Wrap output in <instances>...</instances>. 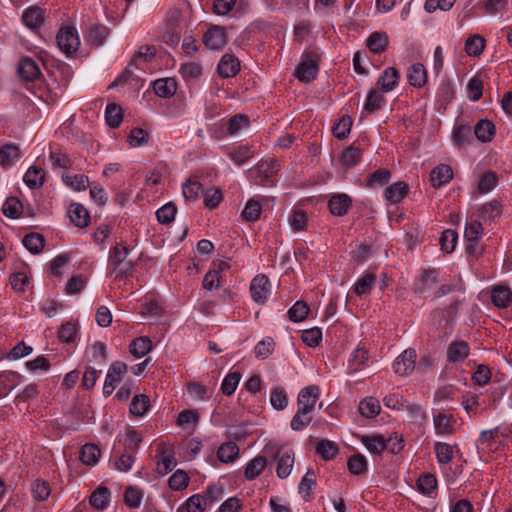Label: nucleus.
Returning <instances> with one entry per match:
<instances>
[{
    "mask_svg": "<svg viewBox=\"0 0 512 512\" xmlns=\"http://www.w3.org/2000/svg\"><path fill=\"white\" fill-rule=\"evenodd\" d=\"M279 170L280 164L277 160H263L251 169L249 178L255 185L272 187L274 186L272 178L279 172Z\"/></svg>",
    "mask_w": 512,
    "mask_h": 512,
    "instance_id": "obj_1",
    "label": "nucleus"
},
{
    "mask_svg": "<svg viewBox=\"0 0 512 512\" xmlns=\"http://www.w3.org/2000/svg\"><path fill=\"white\" fill-rule=\"evenodd\" d=\"M129 254V249L124 243H117L111 250L109 261L115 266L114 270L119 268L117 277L127 278L134 269V264L126 261Z\"/></svg>",
    "mask_w": 512,
    "mask_h": 512,
    "instance_id": "obj_2",
    "label": "nucleus"
},
{
    "mask_svg": "<svg viewBox=\"0 0 512 512\" xmlns=\"http://www.w3.org/2000/svg\"><path fill=\"white\" fill-rule=\"evenodd\" d=\"M58 47L66 54L75 53L79 46L80 40L78 33L74 27L66 26L59 30L56 36Z\"/></svg>",
    "mask_w": 512,
    "mask_h": 512,
    "instance_id": "obj_3",
    "label": "nucleus"
},
{
    "mask_svg": "<svg viewBox=\"0 0 512 512\" xmlns=\"http://www.w3.org/2000/svg\"><path fill=\"white\" fill-rule=\"evenodd\" d=\"M318 56L314 52H307L303 55L302 62L296 69V77L301 82L314 80L318 73Z\"/></svg>",
    "mask_w": 512,
    "mask_h": 512,
    "instance_id": "obj_4",
    "label": "nucleus"
},
{
    "mask_svg": "<svg viewBox=\"0 0 512 512\" xmlns=\"http://www.w3.org/2000/svg\"><path fill=\"white\" fill-rule=\"evenodd\" d=\"M227 40L226 28L219 25H212L203 35L204 45L211 50H221Z\"/></svg>",
    "mask_w": 512,
    "mask_h": 512,
    "instance_id": "obj_5",
    "label": "nucleus"
},
{
    "mask_svg": "<svg viewBox=\"0 0 512 512\" xmlns=\"http://www.w3.org/2000/svg\"><path fill=\"white\" fill-rule=\"evenodd\" d=\"M417 353L415 349L408 348L404 350L394 361V372L400 376L410 374L415 368Z\"/></svg>",
    "mask_w": 512,
    "mask_h": 512,
    "instance_id": "obj_6",
    "label": "nucleus"
},
{
    "mask_svg": "<svg viewBox=\"0 0 512 512\" xmlns=\"http://www.w3.org/2000/svg\"><path fill=\"white\" fill-rule=\"evenodd\" d=\"M270 291V281L264 274L256 275L250 283L252 299L258 304H264Z\"/></svg>",
    "mask_w": 512,
    "mask_h": 512,
    "instance_id": "obj_7",
    "label": "nucleus"
},
{
    "mask_svg": "<svg viewBox=\"0 0 512 512\" xmlns=\"http://www.w3.org/2000/svg\"><path fill=\"white\" fill-rule=\"evenodd\" d=\"M320 396V389L317 385H310L303 388L298 394V409L312 412Z\"/></svg>",
    "mask_w": 512,
    "mask_h": 512,
    "instance_id": "obj_8",
    "label": "nucleus"
},
{
    "mask_svg": "<svg viewBox=\"0 0 512 512\" xmlns=\"http://www.w3.org/2000/svg\"><path fill=\"white\" fill-rule=\"evenodd\" d=\"M17 71L26 81H34L41 74L38 64L30 57H24L19 61Z\"/></svg>",
    "mask_w": 512,
    "mask_h": 512,
    "instance_id": "obj_9",
    "label": "nucleus"
},
{
    "mask_svg": "<svg viewBox=\"0 0 512 512\" xmlns=\"http://www.w3.org/2000/svg\"><path fill=\"white\" fill-rule=\"evenodd\" d=\"M217 70L219 75L223 78L234 77L240 70V62L235 56L225 54L222 56Z\"/></svg>",
    "mask_w": 512,
    "mask_h": 512,
    "instance_id": "obj_10",
    "label": "nucleus"
},
{
    "mask_svg": "<svg viewBox=\"0 0 512 512\" xmlns=\"http://www.w3.org/2000/svg\"><path fill=\"white\" fill-rule=\"evenodd\" d=\"M352 204L351 198L347 194H335L329 202V210L334 216H344Z\"/></svg>",
    "mask_w": 512,
    "mask_h": 512,
    "instance_id": "obj_11",
    "label": "nucleus"
},
{
    "mask_svg": "<svg viewBox=\"0 0 512 512\" xmlns=\"http://www.w3.org/2000/svg\"><path fill=\"white\" fill-rule=\"evenodd\" d=\"M399 72L394 67H388L378 78L377 86L382 92L392 91L399 82Z\"/></svg>",
    "mask_w": 512,
    "mask_h": 512,
    "instance_id": "obj_12",
    "label": "nucleus"
},
{
    "mask_svg": "<svg viewBox=\"0 0 512 512\" xmlns=\"http://www.w3.org/2000/svg\"><path fill=\"white\" fill-rule=\"evenodd\" d=\"M453 177L452 168L449 165L441 164L435 167L430 174V181L433 187L439 188L448 183Z\"/></svg>",
    "mask_w": 512,
    "mask_h": 512,
    "instance_id": "obj_13",
    "label": "nucleus"
},
{
    "mask_svg": "<svg viewBox=\"0 0 512 512\" xmlns=\"http://www.w3.org/2000/svg\"><path fill=\"white\" fill-rule=\"evenodd\" d=\"M68 214L75 226L80 228L88 226L90 215L83 205L79 203H72L68 208Z\"/></svg>",
    "mask_w": 512,
    "mask_h": 512,
    "instance_id": "obj_14",
    "label": "nucleus"
},
{
    "mask_svg": "<svg viewBox=\"0 0 512 512\" xmlns=\"http://www.w3.org/2000/svg\"><path fill=\"white\" fill-rule=\"evenodd\" d=\"M361 441L371 453L381 454L389 447L390 440H386L383 435L374 434L363 436Z\"/></svg>",
    "mask_w": 512,
    "mask_h": 512,
    "instance_id": "obj_15",
    "label": "nucleus"
},
{
    "mask_svg": "<svg viewBox=\"0 0 512 512\" xmlns=\"http://www.w3.org/2000/svg\"><path fill=\"white\" fill-rule=\"evenodd\" d=\"M407 79L410 85L420 88L427 82V71L422 63L413 64L407 72Z\"/></svg>",
    "mask_w": 512,
    "mask_h": 512,
    "instance_id": "obj_16",
    "label": "nucleus"
},
{
    "mask_svg": "<svg viewBox=\"0 0 512 512\" xmlns=\"http://www.w3.org/2000/svg\"><path fill=\"white\" fill-rule=\"evenodd\" d=\"M109 28L103 24H94L92 25L87 34V42L91 45L99 47L104 44L106 38L109 35Z\"/></svg>",
    "mask_w": 512,
    "mask_h": 512,
    "instance_id": "obj_17",
    "label": "nucleus"
},
{
    "mask_svg": "<svg viewBox=\"0 0 512 512\" xmlns=\"http://www.w3.org/2000/svg\"><path fill=\"white\" fill-rule=\"evenodd\" d=\"M154 92L161 98L173 96L177 90V83L173 78L157 79L153 84Z\"/></svg>",
    "mask_w": 512,
    "mask_h": 512,
    "instance_id": "obj_18",
    "label": "nucleus"
},
{
    "mask_svg": "<svg viewBox=\"0 0 512 512\" xmlns=\"http://www.w3.org/2000/svg\"><path fill=\"white\" fill-rule=\"evenodd\" d=\"M294 452L292 450L283 452L277 460L276 473L281 479L287 478L294 465Z\"/></svg>",
    "mask_w": 512,
    "mask_h": 512,
    "instance_id": "obj_19",
    "label": "nucleus"
},
{
    "mask_svg": "<svg viewBox=\"0 0 512 512\" xmlns=\"http://www.w3.org/2000/svg\"><path fill=\"white\" fill-rule=\"evenodd\" d=\"M492 302L499 308H506L512 302V291L507 286L498 285L492 290Z\"/></svg>",
    "mask_w": 512,
    "mask_h": 512,
    "instance_id": "obj_20",
    "label": "nucleus"
},
{
    "mask_svg": "<svg viewBox=\"0 0 512 512\" xmlns=\"http://www.w3.org/2000/svg\"><path fill=\"white\" fill-rule=\"evenodd\" d=\"M469 355V346L465 341L452 342L447 350V359L449 362H459Z\"/></svg>",
    "mask_w": 512,
    "mask_h": 512,
    "instance_id": "obj_21",
    "label": "nucleus"
},
{
    "mask_svg": "<svg viewBox=\"0 0 512 512\" xmlns=\"http://www.w3.org/2000/svg\"><path fill=\"white\" fill-rule=\"evenodd\" d=\"M435 432L439 435H450L454 432L452 415L439 413L433 419Z\"/></svg>",
    "mask_w": 512,
    "mask_h": 512,
    "instance_id": "obj_22",
    "label": "nucleus"
},
{
    "mask_svg": "<svg viewBox=\"0 0 512 512\" xmlns=\"http://www.w3.org/2000/svg\"><path fill=\"white\" fill-rule=\"evenodd\" d=\"M22 19L26 26L37 29L44 22V10L39 7H30L23 13Z\"/></svg>",
    "mask_w": 512,
    "mask_h": 512,
    "instance_id": "obj_23",
    "label": "nucleus"
},
{
    "mask_svg": "<svg viewBox=\"0 0 512 512\" xmlns=\"http://www.w3.org/2000/svg\"><path fill=\"white\" fill-rule=\"evenodd\" d=\"M474 134L481 142H490L495 134V125L488 119H482L476 124Z\"/></svg>",
    "mask_w": 512,
    "mask_h": 512,
    "instance_id": "obj_24",
    "label": "nucleus"
},
{
    "mask_svg": "<svg viewBox=\"0 0 512 512\" xmlns=\"http://www.w3.org/2000/svg\"><path fill=\"white\" fill-rule=\"evenodd\" d=\"M266 465H267L266 457H264L262 455L256 456L255 458H253L251 461L248 462V464L245 468V471H244L245 478L247 480H253V479L257 478L262 473V471L264 470Z\"/></svg>",
    "mask_w": 512,
    "mask_h": 512,
    "instance_id": "obj_25",
    "label": "nucleus"
},
{
    "mask_svg": "<svg viewBox=\"0 0 512 512\" xmlns=\"http://www.w3.org/2000/svg\"><path fill=\"white\" fill-rule=\"evenodd\" d=\"M23 180L30 189L39 188L45 181V172L40 167L32 166L25 173Z\"/></svg>",
    "mask_w": 512,
    "mask_h": 512,
    "instance_id": "obj_26",
    "label": "nucleus"
},
{
    "mask_svg": "<svg viewBox=\"0 0 512 512\" xmlns=\"http://www.w3.org/2000/svg\"><path fill=\"white\" fill-rule=\"evenodd\" d=\"M367 46L371 52L381 54L388 46V36L384 32H374L367 39Z\"/></svg>",
    "mask_w": 512,
    "mask_h": 512,
    "instance_id": "obj_27",
    "label": "nucleus"
},
{
    "mask_svg": "<svg viewBox=\"0 0 512 512\" xmlns=\"http://www.w3.org/2000/svg\"><path fill=\"white\" fill-rule=\"evenodd\" d=\"M408 193V185L404 181L396 182L388 186L385 190V197L391 203L400 202Z\"/></svg>",
    "mask_w": 512,
    "mask_h": 512,
    "instance_id": "obj_28",
    "label": "nucleus"
},
{
    "mask_svg": "<svg viewBox=\"0 0 512 512\" xmlns=\"http://www.w3.org/2000/svg\"><path fill=\"white\" fill-rule=\"evenodd\" d=\"M152 349V342L148 337L142 336L134 339L129 345L130 353L136 358L145 356Z\"/></svg>",
    "mask_w": 512,
    "mask_h": 512,
    "instance_id": "obj_29",
    "label": "nucleus"
},
{
    "mask_svg": "<svg viewBox=\"0 0 512 512\" xmlns=\"http://www.w3.org/2000/svg\"><path fill=\"white\" fill-rule=\"evenodd\" d=\"M20 157V149L14 144H6L0 148V160L3 166L13 165Z\"/></svg>",
    "mask_w": 512,
    "mask_h": 512,
    "instance_id": "obj_30",
    "label": "nucleus"
},
{
    "mask_svg": "<svg viewBox=\"0 0 512 512\" xmlns=\"http://www.w3.org/2000/svg\"><path fill=\"white\" fill-rule=\"evenodd\" d=\"M110 491L105 486H99L90 496V504L96 508L103 510L109 505Z\"/></svg>",
    "mask_w": 512,
    "mask_h": 512,
    "instance_id": "obj_31",
    "label": "nucleus"
},
{
    "mask_svg": "<svg viewBox=\"0 0 512 512\" xmlns=\"http://www.w3.org/2000/svg\"><path fill=\"white\" fill-rule=\"evenodd\" d=\"M359 412L366 418H375L380 413L379 401L374 397L364 398L359 403Z\"/></svg>",
    "mask_w": 512,
    "mask_h": 512,
    "instance_id": "obj_32",
    "label": "nucleus"
},
{
    "mask_svg": "<svg viewBox=\"0 0 512 512\" xmlns=\"http://www.w3.org/2000/svg\"><path fill=\"white\" fill-rule=\"evenodd\" d=\"M238 455L239 447L234 442L223 443L217 451V457L223 463L233 462Z\"/></svg>",
    "mask_w": 512,
    "mask_h": 512,
    "instance_id": "obj_33",
    "label": "nucleus"
},
{
    "mask_svg": "<svg viewBox=\"0 0 512 512\" xmlns=\"http://www.w3.org/2000/svg\"><path fill=\"white\" fill-rule=\"evenodd\" d=\"M316 453L325 460H331L338 454V446L335 442L328 439L319 441L316 445Z\"/></svg>",
    "mask_w": 512,
    "mask_h": 512,
    "instance_id": "obj_34",
    "label": "nucleus"
},
{
    "mask_svg": "<svg viewBox=\"0 0 512 512\" xmlns=\"http://www.w3.org/2000/svg\"><path fill=\"white\" fill-rule=\"evenodd\" d=\"M100 449L94 444H85L80 451V460L85 465H95L100 457Z\"/></svg>",
    "mask_w": 512,
    "mask_h": 512,
    "instance_id": "obj_35",
    "label": "nucleus"
},
{
    "mask_svg": "<svg viewBox=\"0 0 512 512\" xmlns=\"http://www.w3.org/2000/svg\"><path fill=\"white\" fill-rule=\"evenodd\" d=\"M107 124L112 128H117L123 120L122 108L116 103H110L105 110Z\"/></svg>",
    "mask_w": 512,
    "mask_h": 512,
    "instance_id": "obj_36",
    "label": "nucleus"
},
{
    "mask_svg": "<svg viewBox=\"0 0 512 512\" xmlns=\"http://www.w3.org/2000/svg\"><path fill=\"white\" fill-rule=\"evenodd\" d=\"M23 245L33 254L40 253L45 245L44 237L39 233H29L23 238Z\"/></svg>",
    "mask_w": 512,
    "mask_h": 512,
    "instance_id": "obj_37",
    "label": "nucleus"
},
{
    "mask_svg": "<svg viewBox=\"0 0 512 512\" xmlns=\"http://www.w3.org/2000/svg\"><path fill=\"white\" fill-rule=\"evenodd\" d=\"M150 400L148 396L144 394L135 395L130 403V412L131 414L141 417L143 416L149 409Z\"/></svg>",
    "mask_w": 512,
    "mask_h": 512,
    "instance_id": "obj_38",
    "label": "nucleus"
},
{
    "mask_svg": "<svg viewBox=\"0 0 512 512\" xmlns=\"http://www.w3.org/2000/svg\"><path fill=\"white\" fill-rule=\"evenodd\" d=\"M347 466L349 471L354 475H362L368 468L365 456L360 453L352 455L348 459Z\"/></svg>",
    "mask_w": 512,
    "mask_h": 512,
    "instance_id": "obj_39",
    "label": "nucleus"
},
{
    "mask_svg": "<svg viewBox=\"0 0 512 512\" xmlns=\"http://www.w3.org/2000/svg\"><path fill=\"white\" fill-rule=\"evenodd\" d=\"M261 215V203L256 198H251L245 205L242 211V217L247 222H254L259 219Z\"/></svg>",
    "mask_w": 512,
    "mask_h": 512,
    "instance_id": "obj_40",
    "label": "nucleus"
},
{
    "mask_svg": "<svg viewBox=\"0 0 512 512\" xmlns=\"http://www.w3.org/2000/svg\"><path fill=\"white\" fill-rule=\"evenodd\" d=\"M485 48V40L480 35H473L465 42V51L469 56H479Z\"/></svg>",
    "mask_w": 512,
    "mask_h": 512,
    "instance_id": "obj_41",
    "label": "nucleus"
},
{
    "mask_svg": "<svg viewBox=\"0 0 512 512\" xmlns=\"http://www.w3.org/2000/svg\"><path fill=\"white\" fill-rule=\"evenodd\" d=\"M22 203L16 197H8L3 204L2 212L6 217L16 219L22 213Z\"/></svg>",
    "mask_w": 512,
    "mask_h": 512,
    "instance_id": "obj_42",
    "label": "nucleus"
},
{
    "mask_svg": "<svg viewBox=\"0 0 512 512\" xmlns=\"http://www.w3.org/2000/svg\"><path fill=\"white\" fill-rule=\"evenodd\" d=\"M311 421V412L297 409L296 414L291 419L290 426L294 431H302L310 424Z\"/></svg>",
    "mask_w": 512,
    "mask_h": 512,
    "instance_id": "obj_43",
    "label": "nucleus"
},
{
    "mask_svg": "<svg viewBox=\"0 0 512 512\" xmlns=\"http://www.w3.org/2000/svg\"><path fill=\"white\" fill-rule=\"evenodd\" d=\"M361 157V149L353 143L343 152L341 156V162L347 167H353L359 163Z\"/></svg>",
    "mask_w": 512,
    "mask_h": 512,
    "instance_id": "obj_44",
    "label": "nucleus"
},
{
    "mask_svg": "<svg viewBox=\"0 0 512 512\" xmlns=\"http://www.w3.org/2000/svg\"><path fill=\"white\" fill-rule=\"evenodd\" d=\"M385 102V97L376 90L369 91L364 105V111L374 113L378 111Z\"/></svg>",
    "mask_w": 512,
    "mask_h": 512,
    "instance_id": "obj_45",
    "label": "nucleus"
},
{
    "mask_svg": "<svg viewBox=\"0 0 512 512\" xmlns=\"http://www.w3.org/2000/svg\"><path fill=\"white\" fill-rule=\"evenodd\" d=\"M376 275L374 273H366L360 277L354 285V292L358 296L368 294L375 283Z\"/></svg>",
    "mask_w": 512,
    "mask_h": 512,
    "instance_id": "obj_46",
    "label": "nucleus"
},
{
    "mask_svg": "<svg viewBox=\"0 0 512 512\" xmlns=\"http://www.w3.org/2000/svg\"><path fill=\"white\" fill-rule=\"evenodd\" d=\"M270 403L278 411L284 410L288 405V396L283 387H276L271 391Z\"/></svg>",
    "mask_w": 512,
    "mask_h": 512,
    "instance_id": "obj_47",
    "label": "nucleus"
},
{
    "mask_svg": "<svg viewBox=\"0 0 512 512\" xmlns=\"http://www.w3.org/2000/svg\"><path fill=\"white\" fill-rule=\"evenodd\" d=\"M241 379V373L238 371L230 372L226 375L221 383V391L223 394L230 396L232 395Z\"/></svg>",
    "mask_w": 512,
    "mask_h": 512,
    "instance_id": "obj_48",
    "label": "nucleus"
},
{
    "mask_svg": "<svg viewBox=\"0 0 512 512\" xmlns=\"http://www.w3.org/2000/svg\"><path fill=\"white\" fill-rule=\"evenodd\" d=\"M310 309L305 301H297L288 311L289 319L293 322H301L308 316Z\"/></svg>",
    "mask_w": 512,
    "mask_h": 512,
    "instance_id": "obj_49",
    "label": "nucleus"
},
{
    "mask_svg": "<svg viewBox=\"0 0 512 512\" xmlns=\"http://www.w3.org/2000/svg\"><path fill=\"white\" fill-rule=\"evenodd\" d=\"M176 213V205L168 202L156 211V217L161 224H169L174 220Z\"/></svg>",
    "mask_w": 512,
    "mask_h": 512,
    "instance_id": "obj_50",
    "label": "nucleus"
},
{
    "mask_svg": "<svg viewBox=\"0 0 512 512\" xmlns=\"http://www.w3.org/2000/svg\"><path fill=\"white\" fill-rule=\"evenodd\" d=\"M143 498V492L141 489L134 487V486H128L124 493V502L125 504L132 508H138L141 504Z\"/></svg>",
    "mask_w": 512,
    "mask_h": 512,
    "instance_id": "obj_51",
    "label": "nucleus"
},
{
    "mask_svg": "<svg viewBox=\"0 0 512 512\" xmlns=\"http://www.w3.org/2000/svg\"><path fill=\"white\" fill-rule=\"evenodd\" d=\"M434 451L440 464H447L453 458V447L445 442H436Z\"/></svg>",
    "mask_w": 512,
    "mask_h": 512,
    "instance_id": "obj_52",
    "label": "nucleus"
},
{
    "mask_svg": "<svg viewBox=\"0 0 512 512\" xmlns=\"http://www.w3.org/2000/svg\"><path fill=\"white\" fill-rule=\"evenodd\" d=\"M352 123L353 122H352V119L350 116H348V115L342 116L340 118V120L338 121V123H336L332 128L334 137H336L337 139L347 138V136L351 130Z\"/></svg>",
    "mask_w": 512,
    "mask_h": 512,
    "instance_id": "obj_53",
    "label": "nucleus"
},
{
    "mask_svg": "<svg viewBox=\"0 0 512 512\" xmlns=\"http://www.w3.org/2000/svg\"><path fill=\"white\" fill-rule=\"evenodd\" d=\"M458 239V234L455 230L447 229L443 231L440 237V245L442 251L450 254L454 251L456 242Z\"/></svg>",
    "mask_w": 512,
    "mask_h": 512,
    "instance_id": "obj_54",
    "label": "nucleus"
},
{
    "mask_svg": "<svg viewBox=\"0 0 512 512\" xmlns=\"http://www.w3.org/2000/svg\"><path fill=\"white\" fill-rule=\"evenodd\" d=\"M207 505L206 497L201 494L192 495L185 502L187 512H204Z\"/></svg>",
    "mask_w": 512,
    "mask_h": 512,
    "instance_id": "obj_55",
    "label": "nucleus"
},
{
    "mask_svg": "<svg viewBox=\"0 0 512 512\" xmlns=\"http://www.w3.org/2000/svg\"><path fill=\"white\" fill-rule=\"evenodd\" d=\"M275 342L271 337H267L258 342L254 348L255 356L259 359L268 358L274 351Z\"/></svg>",
    "mask_w": 512,
    "mask_h": 512,
    "instance_id": "obj_56",
    "label": "nucleus"
},
{
    "mask_svg": "<svg viewBox=\"0 0 512 512\" xmlns=\"http://www.w3.org/2000/svg\"><path fill=\"white\" fill-rule=\"evenodd\" d=\"M128 367L124 362L116 361L112 363L108 369V373L106 375V380H109V377L112 378L110 381L117 385L122 379V376L127 372Z\"/></svg>",
    "mask_w": 512,
    "mask_h": 512,
    "instance_id": "obj_57",
    "label": "nucleus"
},
{
    "mask_svg": "<svg viewBox=\"0 0 512 512\" xmlns=\"http://www.w3.org/2000/svg\"><path fill=\"white\" fill-rule=\"evenodd\" d=\"M189 476L183 470H177L168 480L169 487L172 490L180 491L188 486Z\"/></svg>",
    "mask_w": 512,
    "mask_h": 512,
    "instance_id": "obj_58",
    "label": "nucleus"
},
{
    "mask_svg": "<svg viewBox=\"0 0 512 512\" xmlns=\"http://www.w3.org/2000/svg\"><path fill=\"white\" fill-rule=\"evenodd\" d=\"M249 125V118L243 114H237L231 117L227 123V131L230 135L238 133L241 129Z\"/></svg>",
    "mask_w": 512,
    "mask_h": 512,
    "instance_id": "obj_59",
    "label": "nucleus"
},
{
    "mask_svg": "<svg viewBox=\"0 0 512 512\" xmlns=\"http://www.w3.org/2000/svg\"><path fill=\"white\" fill-rule=\"evenodd\" d=\"M368 361V350L364 347L358 346L351 354L349 360L350 367L356 371L360 369Z\"/></svg>",
    "mask_w": 512,
    "mask_h": 512,
    "instance_id": "obj_60",
    "label": "nucleus"
},
{
    "mask_svg": "<svg viewBox=\"0 0 512 512\" xmlns=\"http://www.w3.org/2000/svg\"><path fill=\"white\" fill-rule=\"evenodd\" d=\"M417 487L421 493L430 494L437 487V479L430 473L423 474L417 481Z\"/></svg>",
    "mask_w": 512,
    "mask_h": 512,
    "instance_id": "obj_61",
    "label": "nucleus"
},
{
    "mask_svg": "<svg viewBox=\"0 0 512 512\" xmlns=\"http://www.w3.org/2000/svg\"><path fill=\"white\" fill-rule=\"evenodd\" d=\"M481 215L485 220L494 221L501 215V205L498 201L494 200L484 204L481 207Z\"/></svg>",
    "mask_w": 512,
    "mask_h": 512,
    "instance_id": "obj_62",
    "label": "nucleus"
},
{
    "mask_svg": "<svg viewBox=\"0 0 512 512\" xmlns=\"http://www.w3.org/2000/svg\"><path fill=\"white\" fill-rule=\"evenodd\" d=\"M228 155L235 164L240 166L253 156V151L247 146H239L235 150L229 152Z\"/></svg>",
    "mask_w": 512,
    "mask_h": 512,
    "instance_id": "obj_63",
    "label": "nucleus"
},
{
    "mask_svg": "<svg viewBox=\"0 0 512 512\" xmlns=\"http://www.w3.org/2000/svg\"><path fill=\"white\" fill-rule=\"evenodd\" d=\"M497 175L493 171H488L483 174L479 180L478 190L480 193L490 192L497 184Z\"/></svg>",
    "mask_w": 512,
    "mask_h": 512,
    "instance_id": "obj_64",
    "label": "nucleus"
}]
</instances>
